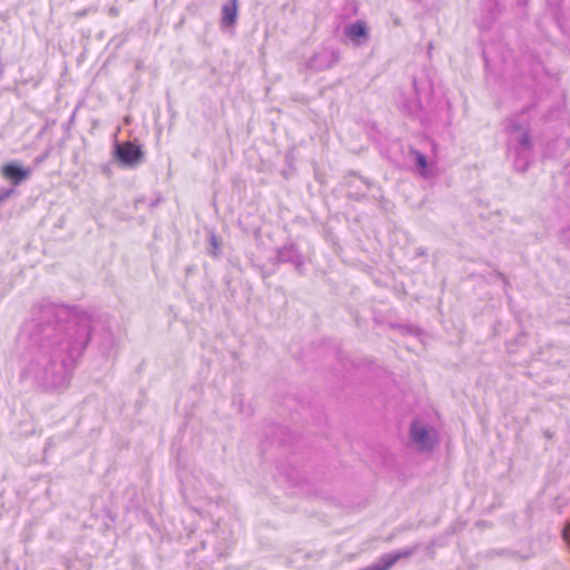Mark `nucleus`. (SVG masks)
Returning <instances> with one entry per match:
<instances>
[{
  "label": "nucleus",
  "mask_w": 570,
  "mask_h": 570,
  "mask_svg": "<svg viewBox=\"0 0 570 570\" xmlns=\"http://www.w3.org/2000/svg\"><path fill=\"white\" fill-rule=\"evenodd\" d=\"M274 266L282 264L292 265L295 272L303 276L306 273L305 256L294 242H287L283 246L277 247L275 256L269 259Z\"/></svg>",
  "instance_id": "obj_5"
},
{
  "label": "nucleus",
  "mask_w": 570,
  "mask_h": 570,
  "mask_svg": "<svg viewBox=\"0 0 570 570\" xmlns=\"http://www.w3.org/2000/svg\"><path fill=\"white\" fill-rule=\"evenodd\" d=\"M31 169L23 167L18 161H10L1 167V174L14 186L20 185L31 176Z\"/></svg>",
  "instance_id": "obj_12"
},
{
  "label": "nucleus",
  "mask_w": 570,
  "mask_h": 570,
  "mask_svg": "<svg viewBox=\"0 0 570 570\" xmlns=\"http://www.w3.org/2000/svg\"><path fill=\"white\" fill-rule=\"evenodd\" d=\"M547 438H551V434L549 432H546Z\"/></svg>",
  "instance_id": "obj_30"
},
{
  "label": "nucleus",
  "mask_w": 570,
  "mask_h": 570,
  "mask_svg": "<svg viewBox=\"0 0 570 570\" xmlns=\"http://www.w3.org/2000/svg\"><path fill=\"white\" fill-rule=\"evenodd\" d=\"M529 0H517L518 6H525Z\"/></svg>",
  "instance_id": "obj_27"
},
{
  "label": "nucleus",
  "mask_w": 570,
  "mask_h": 570,
  "mask_svg": "<svg viewBox=\"0 0 570 570\" xmlns=\"http://www.w3.org/2000/svg\"><path fill=\"white\" fill-rule=\"evenodd\" d=\"M160 202H161V198H160V197H158L157 199H154V200H151V202L149 203V207H150V208H154V207H156Z\"/></svg>",
  "instance_id": "obj_23"
},
{
  "label": "nucleus",
  "mask_w": 570,
  "mask_h": 570,
  "mask_svg": "<svg viewBox=\"0 0 570 570\" xmlns=\"http://www.w3.org/2000/svg\"><path fill=\"white\" fill-rule=\"evenodd\" d=\"M419 549V544H414L410 548L393 551L390 553H384L380 557V559L370 564L371 570H389L391 569L399 560L406 559L413 556Z\"/></svg>",
  "instance_id": "obj_9"
},
{
  "label": "nucleus",
  "mask_w": 570,
  "mask_h": 570,
  "mask_svg": "<svg viewBox=\"0 0 570 570\" xmlns=\"http://www.w3.org/2000/svg\"><path fill=\"white\" fill-rule=\"evenodd\" d=\"M560 242L568 248H570V225L563 227L559 233Z\"/></svg>",
  "instance_id": "obj_18"
},
{
  "label": "nucleus",
  "mask_w": 570,
  "mask_h": 570,
  "mask_svg": "<svg viewBox=\"0 0 570 570\" xmlns=\"http://www.w3.org/2000/svg\"><path fill=\"white\" fill-rule=\"evenodd\" d=\"M509 149L514 153V167L519 171H525L530 164L533 144L530 131L520 132L517 138L511 137L508 141Z\"/></svg>",
  "instance_id": "obj_6"
},
{
  "label": "nucleus",
  "mask_w": 570,
  "mask_h": 570,
  "mask_svg": "<svg viewBox=\"0 0 570 570\" xmlns=\"http://www.w3.org/2000/svg\"><path fill=\"white\" fill-rule=\"evenodd\" d=\"M432 83L426 78H413L409 94L400 92L399 108L406 115L416 118L424 126H431L433 117L430 109Z\"/></svg>",
  "instance_id": "obj_2"
},
{
  "label": "nucleus",
  "mask_w": 570,
  "mask_h": 570,
  "mask_svg": "<svg viewBox=\"0 0 570 570\" xmlns=\"http://www.w3.org/2000/svg\"><path fill=\"white\" fill-rule=\"evenodd\" d=\"M337 358H338V362L342 364V366L346 370L348 367L354 366V362L352 360H350V357L342 352L338 353Z\"/></svg>",
  "instance_id": "obj_20"
},
{
  "label": "nucleus",
  "mask_w": 570,
  "mask_h": 570,
  "mask_svg": "<svg viewBox=\"0 0 570 570\" xmlns=\"http://www.w3.org/2000/svg\"><path fill=\"white\" fill-rule=\"evenodd\" d=\"M207 253L214 258L222 256V242L214 232L209 233Z\"/></svg>",
  "instance_id": "obj_15"
},
{
  "label": "nucleus",
  "mask_w": 570,
  "mask_h": 570,
  "mask_svg": "<svg viewBox=\"0 0 570 570\" xmlns=\"http://www.w3.org/2000/svg\"><path fill=\"white\" fill-rule=\"evenodd\" d=\"M238 0H229L222 7V24L233 27L237 21Z\"/></svg>",
  "instance_id": "obj_14"
},
{
  "label": "nucleus",
  "mask_w": 570,
  "mask_h": 570,
  "mask_svg": "<svg viewBox=\"0 0 570 570\" xmlns=\"http://www.w3.org/2000/svg\"><path fill=\"white\" fill-rule=\"evenodd\" d=\"M16 191L14 187L0 188V206Z\"/></svg>",
  "instance_id": "obj_19"
},
{
  "label": "nucleus",
  "mask_w": 570,
  "mask_h": 570,
  "mask_svg": "<svg viewBox=\"0 0 570 570\" xmlns=\"http://www.w3.org/2000/svg\"><path fill=\"white\" fill-rule=\"evenodd\" d=\"M90 342L105 356L112 352L116 341L107 321L65 305L39 302L18 335L26 358L20 382L41 392H62Z\"/></svg>",
  "instance_id": "obj_1"
},
{
  "label": "nucleus",
  "mask_w": 570,
  "mask_h": 570,
  "mask_svg": "<svg viewBox=\"0 0 570 570\" xmlns=\"http://www.w3.org/2000/svg\"><path fill=\"white\" fill-rule=\"evenodd\" d=\"M344 35L352 41L361 45L368 39L367 26L364 21L357 20L345 26Z\"/></svg>",
  "instance_id": "obj_13"
},
{
  "label": "nucleus",
  "mask_w": 570,
  "mask_h": 570,
  "mask_svg": "<svg viewBox=\"0 0 570 570\" xmlns=\"http://www.w3.org/2000/svg\"><path fill=\"white\" fill-rule=\"evenodd\" d=\"M49 156V150H47L46 153L41 154L40 156L36 157L33 163L36 166L40 165L47 157Z\"/></svg>",
  "instance_id": "obj_21"
},
{
  "label": "nucleus",
  "mask_w": 570,
  "mask_h": 570,
  "mask_svg": "<svg viewBox=\"0 0 570 570\" xmlns=\"http://www.w3.org/2000/svg\"><path fill=\"white\" fill-rule=\"evenodd\" d=\"M117 13H118V10H117L115 7H111V8L109 9V14H110V16H116Z\"/></svg>",
  "instance_id": "obj_25"
},
{
  "label": "nucleus",
  "mask_w": 570,
  "mask_h": 570,
  "mask_svg": "<svg viewBox=\"0 0 570 570\" xmlns=\"http://www.w3.org/2000/svg\"><path fill=\"white\" fill-rule=\"evenodd\" d=\"M498 276H499L503 282H505V276H504L502 273H498Z\"/></svg>",
  "instance_id": "obj_29"
},
{
  "label": "nucleus",
  "mask_w": 570,
  "mask_h": 570,
  "mask_svg": "<svg viewBox=\"0 0 570 570\" xmlns=\"http://www.w3.org/2000/svg\"><path fill=\"white\" fill-rule=\"evenodd\" d=\"M142 202H144V199H142V198H138V199H136V200H135V206L137 207V206H138V203H142Z\"/></svg>",
  "instance_id": "obj_28"
},
{
  "label": "nucleus",
  "mask_w": 570,
  "mask_h": 570,
  "mask_svg": "<svg viewBox=\"0 0 570 570\" xmlns=\"http://www.w3.org/2000/svg\"><path fill=\"white\" fill-rule=\"evenodd\" d=\"M112 155L125 168H136L145 161V151L137 141H115Z\"/></svg>",
  "instance_id": "obj_4"
},
{
  "label": "nucleus",
  "mask_w": 570,
  "mask_h": 570,
  "mask_svg": "<svg viewBox=\"0 0 570 570\" xmlns=\"http://www.w3.org/2000/svg\"><path fill=\"white\" fill-rule=\"evenodd\" d=\"M361 181L368 188L371 186L370 181L367 179H364L363 177H360Z\"/></svg>",
  "instance_id": "obj_26"
},
{
  "label": "nucleus",
  "mask_w": 570,
  "mask_h": 570,
  "mask_svg": "<svg viewBox=\"0 0 570 570\" xmlns=\"http://www.w3.org/2000/svg\"><path fill=\"white\" fill-rule=\"evenodd\" d=\"M273 433L274 438L277 439L279 444H292V433L287 428L282 425H275Z\"/></svg>",
  "instance_id": "obj_17"
},
{
  "label": "nucleus",
  "mask_w": 570,
  "mask_h": 570,
  "mask_svg": "<svg viewBox=\"0 0 570 570\" xmlns=\"http://www.w3.org/2000/svg\"><path fill=\"white\" fill-rule=\"evenodd\" d=\"M488 557H502L512 560H522L523 557L515 550L510 549H493L488 552Z\"/></svg>",
  "instance_id": "obj_16"
},
{
  "label": "nucleus",
  "mask_w": 570,
  "mask_h": 570,
  "mask_svg": "<svg viewBox=\"0 0 570 570\" xmlns=\"http://www.w3.org/2000/svg\"><path fill=\"white\" fill-rule=\"evenodd\" d=\"M410 436L421 452L432 451L435 446V441L429 428L416 421L411 424Z\"/></svg>",
  "instance_id": "obj_10"
},
{
  "label": "nucleus",
  "mask_w": 570,
  "mask_h": 570,
  "mask_svg": "<svg viewBox=\"0 0 570 570\" xmlns=\"http://www.w3.org/2000/svg\"><path fill=\"white\" fill-rule=\"evenodd\" d=\"M534 104L524 106L518 114L512 115L505 119V130L508 134H517L530 131L529 114L534 109Z\"/></svg>",
  "instance_id": "obj_8"
},
{
  "label": "nucleus",
  "mask_w": 570,
  "mask_h": 570,
  "mask_svg": "<svg viewBox=\"0 0 570 570\" xmlns=\"http://www.w3.org/2000/svg\"><path fill=\"white\" fill-rule=\"evenodd\" d=\"M340 51L332 47H322L304 62V68L311 72H320L333 68L340 61Z\"/></svg>",
  "instance_id": "obj_7"
},
{
  "label": "nucleus",
  "mask_w": 570,
  "mask_h": 570,
  "mask_svg": "<svg viewBox=\"0 0 570 570\" xmlns=\"http://www.w3.org/2000/svg\"><path fill=\"white\" fill-rule=\"evenodd\" d=\"M348 197L355 200H361L364 197V195L350 193Z\"/></svg>",
  "instance_id": "obj_22"
},
{
  "label": "nucleus",
  "mask_w": 570,
  "mask_h": 570,
  "mask_svg": "<svg viewBox=\"0 0 570 570\" xmlns=\"http://www.w3.org/2000/svg\"><path fill=\"white\" fill-rule=\"evenodd\" d=\"M504 11L505 3L503 0H479L474 23L482 32L489 31Z\"/></svg>",
  "instance_id": "obj_3"
},
{
  "label": "nucleus",
  "mask_w": 570,
  "mask_h": 570,
  "mask_svg": "<svg viewBox=\"0 0 570 570\" xmlns=\"http://www.w3.org/2000/svg\"><path fill=\"white\" fill-rule=\"evenodd\" d=\"M430 145H431V148H432V151H433L434 156H436V147H438V145L433 140L430 141Z\"/></svg>",
  "instance_id": "obj_24"
},
{
  "label": "nucleus",
  "mask_w": 570,
  "mask_h": 570,
  "mask_svg": "<svg viewBox=\"0 0 570 570\" xmlns=\"http://www.w3.org/2000/svg\"><path fill=\"white\" fill-rule=\"evenodd\" d=\"M409 158L413 161L415 171L424 179L432 178L435 175L434 161L413 146L409 147Z\"/></svg>",
  "instance_id": "obj_11"
}]
</instances>
